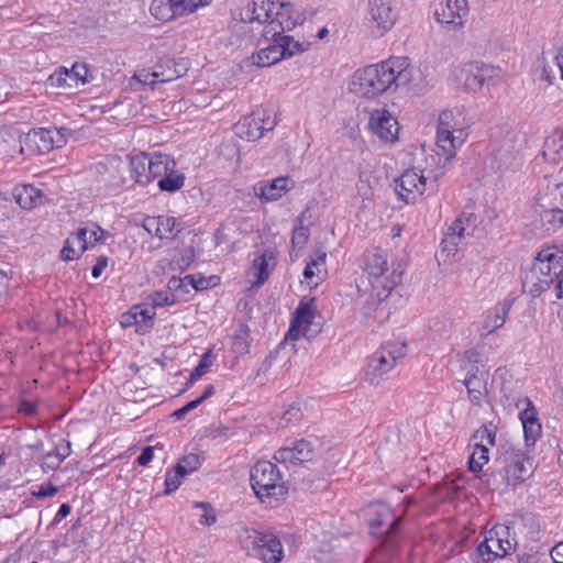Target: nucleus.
I'll return each mask as SVG.
<instances>
[{
  "instance_id": "obj_21",
  "label": "nucleus",
  "mask_w": 563,
  "mask_h": 563,
  "mask_svg": "<svg viewBox=\"0 0 563 563\" xmlns=\"http://www.w3.org/2000/svg\"><path fill=\"white\" fill-rule=\"evenodd\" d=\"M295 183L288 176H280L271 181H261L254 186L255 195L263 201H275L292 189Z\"/></svg>"
},
{
  "instance_id": "obj_48",
  "label": "nucleus",
  "mask_w": 563,
  "mask_h": 563,
  "mask_svg": "<svg viewBox=\"0 0 563 563\" xmlns=\"http://www.w3.org/2000/svg\"><path fill=\"white\" fill-rule=\"evenodd\" d=\"M309 229L300 222L299 225L294 227L291 232L292 249H302L309 239Z\"/></svg>"
},
{
  "instance_id": "obj_34",
  "label": "nucleus",
  "mask_w": 563,
  "mask_h": 563,
  "mask_svg": "<svg viewBox=\"0 0 563 563\" xmlns=\"http://www.w3.org/2000/svg\"><path fill=\"white\" fill-rule=\"evenodd\" d=\"M396 60H404L406 70L409 73L407 82L400 85V87H409L410 89L422 92L430 86V80L423 76L420 68L413 66L408 57H395Z\"/></svg>"
},
{
  "instance_id": "obj_23",
  "label": "nucleus",
  "mask_w": 563,
  "mask_h": 563,
  "mask_svg": "<svg viewBox=\"0 0 563 563\" xmlns=\"http://www.w3.org/2000/svg\"><path fill=\"white\" fill-rule=\"evenodd\" d=\"M472 214H461L457 217L444 233L442 239V251L448 255H454L457 246L465 236V231L470 224Z\"/></svg>"
},
{
  "instance_id": "obj_56",
  "label": "nucleus",
  "mask_w": 563,
  "mask_h": 563,
  "mask_svg": "<svg viewBox=\"0 0 563 563\" xmlns=\"http://www.w3.org/2000/svg\"><path fill=\"white\" fill-rule=\"evenodd\" d=\"M55 457L60 459L63 462L66 457H68L71 453V443L69 440L60 439L56 444L55 448L49 451Z\"/></svg>"
},
{
  "instance_id": "obj_59",
  "label": "nucleus",
  "mask_w": 563,
  "mask_h": 563,
  "mask_svg": "<svg viewBox=\"0 0 563 563\" xmlns=\"http://www.w3.org/2000/svg\"><path fill=\"white\" fill-rule=\"evenodd\" d=\"M80 254H82V252H79L77 249H74V246L67 244L66 242H65L64 247L60 251V257L64 261H73V260L79 257Z\"/></svg>"
},
{
  "instance_id": "obj_19",
  "label": "nucleus",
  "mask_w": 563,
  "mask_h": 563,
  "mask_svg": "<svg viewBox=\"0 0 563 563\" xmlns=\"http://www.w3.org/2000/svg\"><path fill=\"white\" fill-rule=\"evenodd\" d=\"M155 310L150 306H134L121 316L120 323L123 328L134 325L137 333H147L154 325Z\"/></svg>"
},
{
  "instance_id": "obj_38",
  "label": "nucleus",
  "mask_w": 563,
  "mask_h": 563,
  "mask_svg": "<svg viewBox=\"0 0 563 563\" xmlns=\"http://www.w3.org/2000/svg\"><path fill=\"white\" fill-rule=\"evenodd\" d=\"M534 212L539 214L548 232L555 231L563 224V210L559 208L547 209L543 205H537Z\"/></svg>"
},
{
  "instance_id": "obj_50",
  "label": "nucleus",
  "mask_w": 563,
  "mask_h": 563,
  "mask_svg": "<svg viewBox=\"0 0 563 563\" xmlns=\"http://www.w3.org/2000/svg\"><path fill=\"white\" fill-rule=\"evenodd\" d=\"M185 476V474L178 473L177 466H175L173 471L167 472L165 477V494L169 495L178 489Z\"/></svg>"
},
{
  "instance_id": "obj_46",
  "label": "nucleus",
  "mask_w": 563,
  "mask_h": 563,
  "mask_svg": "<svg viewBox=\"0 0 563 563\" xmlns=\"http://www.w3.org/2000/svg\"><path fill=\"white\" fill-rule=\"evenodd\" d=\"M87 234L88 228H79L66 240V243L84 253L86 250H88Z\"/></svg>"
},
{
  "instance_id": "obj_55",
  "label": "nucleus",
  "mask_w": 563,
  "mask_h": 563,
  "mask_svg": "<svg viewBox=\"0 0 563 563\" xmlns=\"http://www.w3.org/2000/svg\"><path fill=\"white\" fill-rule=\"evenodd\" d=\"M211 366L210 361V352H206L201 360L199 361L198 365L194 368V371L190 374V382H195L202 377Z\"/></svg>"
},
{
  "instance_id": "obj_49",
  "label": "nucleus",
  "mask_w": 563,
  "mask_h": 563,
  "mask_svg": "<svg viewBox=\"0 0 563 563\" xmlns=\"http://www.w3.org/2000/svg\"><path fill=\"white\" fill-rule=\"evenodd\" d=\"M195 508H201L203 510V514L199 518V523L202 526H211L216 523L217 516L213 507L209 503L205 501H196L194 504Z\"/></svg>"
},
{
  "instance_id": "obj_63",
  "label": "nucleus",
  "mask_w": 563,
  "mask_h": 563,
  "mask_svg": "<svg viewBox=\"0 0 563 563\" xmlns=\"http://www.w3.org/2000/svg\"><path fill=\"white\" fill-rule=\"evenodd\" d=\"M301 418V413L298 407L290 406L288 410L285 411L283 419L287 422H296Z\"/></svg>"
},
{
  "instance_id": "obj_25",
  "label": "nucleus",
  "mask_w": 563,
  "mask_h": 563,
  "mask_svg": "<svg viewBox=\"0 0 563 563\" xmlns=\"http://www.w3.org/2000/svg\"><path fill=\"white\" fill-rule=\"evenodd\" d=\"M187 70L188 66L184 60L162 59L154 67L153 80L169 82L186 75Z\"/></svg>"
},
{
  "instance_id": "obj_12",
  "label": "nucleus",
  "mask_w": 563,
  "mask_h": 563,
  "mask_svg": "<svg viewBox=\"0 0 563 563\" xmlns=\"http://www.w3.org/2000/svg\"><path fill=\"white\" fill-rule=\"evenodd\" d=\"M495 438V427L492 423L484 424L475 431L473 434L474 449L468 460L470 471L478 472L488 462L489 446H494Z\"/></svg>"
},
{
  "instance_id": "obj_15",
  "label": "nucleus",
  "mask_w": 563,
  "mask_h": 563,
  "mask_svg": "<svg viewBox=\"0 0 563 563\" xmlns=\"http://www.w3.org/2000/svg\"><path fill=\"white\" fill-rule=\"evenodd\" d=\"M368 129L383 143L391 144L398 140V122L386 109H375L371 112Z\"/></svg>"
},
{
  "instance_id": "obj_40",
  "label": "nucleus",
  "mask_w": 563,
  "mask_h": 563,
  "mask_svg": "<svg viewBox=\"0 0 563 563\" xmlns=\"http://www.w3.org/2000/svg\"><path fill=\"white\" fill-rule=\"evenodd\" d=\"M68 73L74 87L89 84L95 78L93 71L86 63L76 62Z\"/></svg>"
},
{
  "instance_id": "obj_52",
  "label": "nucleus",
  "mask_w": 563,
  "mask_h": 563,
  "mask_svg": "<svg viewBox=\"0 0 563 563\" xmlns=\"http://www.w3.org/2000/svg\"><path fill=\"white\" fill-rule=\"evenodd\" d=\"M327 253L323 251L318 252L314 258H311L310 262L307 263L303 269V277L307 282H309L313 276L317 275L314 268L319 266H323L325 264Z\"/></svg>"
},
{
  "instance_id": "obj_22",
  "label": "nucleus",
  "mask_w": 563,
  "mask_h": 563,
  "mask_svg": "<svg viewBox=\"0 0 563 563\" xmlns=\"http://www.w3.org/2000/svg\"><path fill=\"white\" fill-rule=\"evenodd\" d=\"M526 407L519 413L522 423L525 441L527 446H532L541 435L542 427L538 411L529 398L525 399Z\"/></svg>"
},
{
  "instance_id": "obj_62",
  "label": "nucleus",
  "mask_w": 563,
  "mask_h": 563,
  "mask_svg": "<svg viewBox=\"0 0 563 563\" xmlns=\"http://www.w3.org/2000/svg\"><path fill=\"white\" fill-rule=\"evenodd\" d=\"M63 462L60 459L55 457L52 453L47 452L44 456L43 468L56 470Z\"/></svg>"
},
{
  "instance_id": "obj_44",
  "label": "nucleus",
  "mask_w": 563,
  "mask_h": 563,
  "mask_svg": "<svg viewBox=\"0 0 563 563\" xmlns=\"http://www.w3.org/2000/svg\"><path fill=\"white\" fill-rule=\"evenodd\" d=\"M495 559H497V555L494 553L492 545L485 537L484 541L476 548L472 560L474 563H490Z\"/></svg>"
},
{
  "instance_id": "obj_11",
  "label": "nucleus",
  "mask_w": 563,
  "mask_h": 563,
  "mask_svg": "<svg viewBox=\"0 0 563 563\" xmlns=\"http://www.w3.org/2000/svg\"><path fill=\"white\" fill-rule=\"evenodd\" d=\"M367 14L376 36H383L389 32L397 21L394 0H368Z\"/></svg>"
},
{
  "instance_id": "obj_20",
  "label": "nucleus",
  "mask_w": 563,
  "mask_h": 563,
  "mask_svg": "<svg viewBox=\"0 0 563 563\" xmlns=\"http://www.w3.org/2000/svg\"><path fill=\"white\" fill-rule=\"evenodd\" d=\"M493 71V66L478 62L464 65L457 69L459 76L464 79V88L472 92L482 89L487 77H489Z\"/></svg>"
},
{
  "instance_id": "obj_37",
  "label": "nucleus",
  "mask_w": 563,
  "mask_h": 563,
  "mask_svg": "<svg viewBox=\"0 0 563 563\" xmlns=\"http://www.w3.org/2000/svg\"><path fill=\"white\" fill-rule=\"evenodd\" d=\"M151 159V174L150 183L156 178H162L168 172H173L176 167V163L168 155L162 153H154L150 155Z\"/></svg>"
},
{
  "instance_id": "obj_1",
  "label": "nucleus",
  "mask_w": 563,
  "mask_h": 563,
  "mask_svg": "<svg viewBox=\"0 0 563 563\" xmlns=\"http://www.w3.org/2000/svg\"><path fill=\"white\" fill-rule=\"evenodd\" d=\"M363 276L358 291L369 292L371 306L387 299L391 290L401 283L405 267L400 263L388 261V252L382 247L367 249L361 260Z\"/></svg>"
},
{
  "instance_id": "obj_54",
  "label": "nucleus",
  "mask_w": 563,
  "mask_h": 563,
  "mask_svg": "<svg viewBox=\"0 0 563 563\" xmlns=\"http://www.w3.org/2000/svg\"><path fill=\"white\" fill-rule=\"evenodd\" d=\"M33 136L35 140H38L41 142V144H38V147L42 148L43 151H51L53 148L51 128H41L38 130H35Z\"/></svg>"
},
{
  "instance_id": "obj_36",
  "label": "nucleus",
  "mask_w": 563,
  "mask_h": 563,
  "mask_svg": "<svg viewBox=\"0 0 563 563\" xmlns=\"http://www.w3.org/2000/svg\"><path fill=\"white\" fill-rule=\"evenodd\" d=\"M176 9V0H153L150 12L156 20L167 22L181 16Z\"/></svg>"
},
{
  "instance_id": "obj_64",
  "label": "nucleus",
  "mask_w": 563,
  "mask_h": 563,
  "mask_svg": "<svg viewBox=\"0 0 563 563\" xmlns=\"http://www.w3.org/2000/svg\"><path fill=\"white\" fill-rule=\"evenodd\" d=\"M551 558L553 563H563V541L559 542L551 549Z\"/></svg>"
},
{
  "instance_id": "obj_16",
  "label": "nucleus",
  "mask_w": 563,
  "mask_h": 563,
  "mask_svg": "<svg viewBox=\"0 0 563 563\" xmlns=\"http://www.w3.org/2000/svg\"><path fill=\"white\" fill-rule=\"evenodd\" d=\"M468 12V0H445L435 9L434 15L439 23L459 30L464 26Z\"/></svg>"
},
{
  "instance_id": "obj_18",
  "label": "nucleus",
  "mask_w": 563,
  "mask_h": 563,
  "mask_svg": "<svg viewBox=\"0 0 563 563\" xmlns=\"http://www.w3.org/2000/svg\"><path fill=\"white\" fill-rule=\"evenodd\" d=\"M278 0H251L240 12L241 20L246 23L257 22L269 26Z\"/></svg>"
},
{
  "instance_id": "obj_33",
  "label": "nucleus",
  "mask_w": 563,
  "mask_h": 563,
  "mask_svg": "<svg viewBox=\"0 0 563 563\" xmlns=\"http://www.w3.org/2000/svg\"><path fill=\"white\" fill-rule=\"evenodd\" d=\"M131 177L141 185L150 184L151 159L150 154L141 153L130 162Z\"/></svg>"
},
{
  "instance_id": "obj_60",
  "label": "nucleus",
  "mask_w": 563,
  "mask_h": 563,
  "mask_svg": "<svg viewBox=\"0 0 563 563\" xmlns=\"http://www.w3.org/2000/svg\"><path fill=\"white\" fill-rule=\"evenodd\" d=\"M154 456V448L153 446H145L141 454L137 456L136 462L141 466H146Z\"/></svg>"
},
{
  "instance_id": "obj_51",
  "label": "nucleus",
  "mask_w": 563,
  "mask_h": 563,
  "mask_svg": "<svg viewBox=\"0 0 563 563\" xmlns=\"http://www.w3.org/2000/svg\"><path fill=\"white\" fill-rule=\"evenodd\" d=\"M48 81L53 87H68L73 88V82L70 81V76L67 68H59L54 74L48 77Z\"/></svg>"
},
{
  "instance_id": "obj_29",
  "label": "nucleus",
  "mask_w": 563,
  "mask_h": 563,
  "mask_svg": "<svg viewBox=\"0 0 563 563\" xmlns=\"http://www.w3.org/2000/svg\"><path fill=\"white\" fill-rule=\"evenodd\" d=\"M12 196L15 202L23 209H33L43 203V192L33 185H18Z\"/></svg>"
},
{
  "instance_id": "obj_6",
  "label": "nucleus",
  "mask_w": 563,
  "mask_h": 563,
  "mask_svg": "<svg viewBox=\"0 0 563 563\" xmlns=\"http://www.w3.org/2000/svg\"><path fill=\"white\" fill-rule=\"evenodd\" d=\"M251 485L255 495L262 503L272 504L287 494V486L278 466L269 461H258L251 468Z\"/></svg>"
},
{
  "instance_id": "obj_42",
  "label": "nucleus",
  "mask_w": 563,
  "mask_h": 563,
  "mask_svg": "<svg viewBox=\"0 0 563 563\" xmlns=\"http://www.w3.org/2000/svg\"><path fill=\"white\" fill-rule=\"evenodd\" d=\"M185 184V176L181 173L168 172L158 180V188L162 191L175 192L179 190Z\"/></svg>"
},
{
  "instance_id": "obj_28",
  "label": "nucleus",
  "mask_w": 563,
  "mask_h": 563,
  "mask_svg": "<svg viewBox=\"0 0 563 563\" xmlns=\"http://www.w3.org/2000/svg\"><path fill=\"white\" fill-rule=\"evenodd\" d=\"M512 306L511 300L499 302L492 311H489L483 320V336H487L497 329H500L506 321L507 314Z\"/></svg>"
},
{
  "instance_id": "obj_8",
  "label": "nucleus",
  "mask_w": 563,
  "mask_h": 563,
  "mask_svg": "<svg viewBox=\"0 0 563 563\" xmlns=\"http://www.w3.org/2000/svg\"><path fill=\"white\" fill-rule=\"evenodd\" d=\"M406 343L400 341H390L383 344L375 353H373L365 368L366 379L375 384L378 378L391 371L398 360L406 355Z\"/></svg>"
},
{
  "instance_id": "obj_57",
  "label": "nucleus",
  "mask_w": 563,
  "mask_h": 563,
  "mask_svg": "<svg viewBox=\"0 0 563 563\" xmlns=\"http://www.w3.org/2000/svg\"><path fill=\"white\" fill-rule=\"evenodd\" d=\"M109 233L101 229L99 225H93L92 229H88L87 242L88 249L96 245L98 242L104 241Z\"/></svg>"
},
{
  "instance_id": "obj_35",
  "label": "nucleus",
  "mask_w": 563,
  "mask_h": 563,
  "mask_svg": "<svg viewBox=\"0 0 563 563\" xmlns=\"http://www.w3.org/2000/svg\"><path fill=\"white\" fill-rule=\"evenodd\" d=\"M544 158L553 164L563 163V131L553 132L545 141Z\"/></svg>"
},
{
  "instance_id": "obj_41",
  "label": "nucleus",
  "mask_w": 563,
  "mask_h": 563,
  "mask_svg": "<svg viewBox=\"0 0 563 563\" xmlns=\"http://www.w3.org/2000/svg\"><path fill=\"white\" fill-rule=\"evenodd\" d=\"M520 531L531 541H538L541 538V526L534 515L527 514L520 517Z\"/></svg>"
},
{
  "instance_id": "obj_58",
  "label": "nucleus",
  "mask_w": 563,
  "mask_h": 563,
  "mask_svg": "<svg viewBox=\"0 0 563 563\" xmlns=\"http://www.w3.org/2000/svg\"><path fill=\"white\" fill-rule=\"evenodd\" d=\"M37 411V404L31 400L23 399L19 405V412L25 416H33Z\"/></svg>"
},
{
  "instance_id": "obj_61",
  "label": "nucleus",
  "mask_w": 563,
  "mask_h": 563,
  "mask_svg": "<svg viewBox=\"0 0 563 563\" xmlns=\"http://www.w3.org/2000/svg\"><path fill=\"white\" fill-rule=\"evenodd\" d=\"M107 266H108V257L99 256L97 258L96 264L93 265V267L91 269L92 277L98 278L102 274V272L106 269Z\"/></svg>"
},
{
  "instance_id": "obj_14",
  "label": "nucleus",
  "mask_w": 563,
  "mask_h": 563,
  "mask_svg": "<svg viewBox=\"0 0 563 563\" xmlns=\"http://www.w3.org/2000/svg\"><path fill=\"white\" fill-rule=\"evenodd\" d=\"M427 189V178L422 170L415 168L405 170L396 180V192L406 203H412Z\"/></svg>"
},
{
  "instance_id": "obj_17",
  "label": "nucleus",
  "mask_w": 563,
  "mask_h": 563,
  "mask_svg": "<svg viewBox=\"0 0 563 563\" xmlns=\"http://www.w3.org/2000/svg\"><path fill=\"white\" fill-rule=\"evenodd\" d=\"M316 456V443L314 441L300 439L292 443L291 446H285L279 449L274 459L278 463H290L298 464L309 462Z\"/></svg>"
},
{
  "instance_id": "obj_43",
  "label": "nucleus",
  "mask_w": 563,
  "mask_h": 563,
  "mask_svg": "<svg viewBox=\"0 0 563 563\" xmlns=\"http://www.w3.org/2000/svg\"><path fill=\"white\" fill-rule=\"evenodd\" d=\"M195 260V250L191 246H186L180 250H177L176 254L172 260V265L174 268L179 271L187 269L190 264Z\"/></svg>"
},
{
  "instance_id": "obj_53",
  "label": "nucleus",
  "mask_w": 563,
  "mask_h": 563,
  "mask_svg": "<svg viewBox=\"0 0 563 563\" xmlns=\"http://www.w3.org/2000/svg\"><path fill=\"white\" fill-rule=\"evenodd\" d=\"M177 302L176 296L170 291H155L152 295V306L151 307H165L173 306Z\"/></svg>"
},
{
  "instance_id": "obj_2",
  "label": "nucleus",
  "mask_w": 563,
  "mask_h": 563,
  "mask_svg": "<svg viewBox=\"0 0 563 563\" xmlns=\"http://www.w3.org/2000/svg\"><path fill=\"white\" fill-rule=\"evenodd\" d=\"M408 75L405 62L391 57L357 69L350 82V91L360 98L373 99L391 88H399L409 80Z\"/></svg>"
},
{
  "instance_id": "obj_32",
  "label": "nucleus",
  "mask_w": 563,
  "mask_h": 563,
  "mask_svg": "<svg viewBox=\"0 0 563 563\" xmlns=\"http://www.w3.org/2000/svg\"><path fill=\"white\" fill-rule=\"evenodd\" d=\"M273 44L267 47L261 48L255 55H253V63L260 67H267L278 63L280 59L286 58L285 53L277 43V36L271 37Z\"/></svg>"
},
{
  "instance_id": "obj_3",
  "label": "nucleus",
  "mask_w": 563,
  "mask_h": 563,
  "mask_svg": "<svg viewBox=\"0 0 563 563\" xmlns=\"http://www.w3.org/2000/svg\"><path fill=\"white\" fill-rule=\"evenodd\" d=\"M563 271V249L556 245L543 247L525 274L523 289L533 298L547 291L556 274Z\"/></svg>"
},
{
  "instance_id": "obj_9",
  "label": "nucleus",
  "mask_w": 563,
  "mask_h": 563,
  "mask_svg": "<svg viewBox=\"0 0 563 563\" xmlns=\"http://www.w3.org/2000/svg\"><path fill=\"white\" fill-rule=\"evenodd\" d=\"M316 318L314 298H302L294 312L285 340H298L300 336L312 338L320 329L313 323Z\"/></svg>"
},
{
  "instance_id": "obj_13",
  "label": "nucleus",
  "mask_w": 563,
  "mask_h": 563,
  "mask_svg": "<svg viewBox=\"0 0 563 563\" xmlns=\"http://www.w3.org/2000/svg\"><path fill=\"white\" fill-rule=\"evenodd\" d=\"M303 18L298 12H295L294 5L290 2H279L277 9L274 10L273 19H271L269 26L263 30L265 38L275 37L283 34L285 31L292 30L297 24L301 23Z\"/></svg>"
},
{
  "instance_id": "obj_27",
  "label": "nucleus",
  "mask_w": 563,
  "mask_h": 563,
  "mask_svg": "<svg viewBox=\"0 0 563 563\" xmlns=\"http://www.w3.org/2000/svg\"><path fill=\"white\" fill-rule=\"evenodd\" d=\"M497 558H504L514 550V543L509 539V527L497 525L487 531L485 536Z\"/></svg>"
},
{
  "instance_id": "obj_31",
  "label": "nucleus",
  "mask_w": 563,
  "mask_h": 563,
  "mask_svg": "<svg viewBox=\"0 0 563 563\" xmlns=\"http://www.w3.org/2000/svg\"><path fill=\"white\" fill-rule=\"evenodd\" d=\"M463 384L467 388L470 400L474 405H479L482 397L486 393L485 373L479 372L478 368L475 367L474 372H470L465 377Z\"/></svg>"
},
{
  "instance_id": "obj_5",
  "label": "nucleus",
  "mask_w": 563,
  "mask_h": 563,
  "mask_svg": "<svg viewBox=\"0 0 563 563\" xmlns=\"http://www.w3.org/2000/svg\"><path fill=\"white\" fill-rule=\"evenodd\" d=\"M369 532L374 537L383 538L380 551H386L388 558H394L401 539V517H395L391 509L379 504L367 510Z\"/></svg>"
},
{
  "instance_id": "obj_45",
  "label": "nucleus",
  "mask_w": 563,
  "mask_h": 563,
  "mask_svg": "<svg viewBox=\"0 0 563 563\" xmlns=\"http://www.w3.org/2000/svg\"><path fill=\"white\" fill-rule=\"evenodd\" d=\"M201 465L200 456L195 453L185 455L177 464V471L179 474L188 475L197 471Z\"/></svg>"
},
{
  "instance_id": "obj_39",
  "label": "nucleus",
  "mask_w": 563,
  "mask_h": 563,
  "mask_svg": "<svg viewBox=\"0 0 563 563\" xmlns=\"http://www.w3.org/2000/svg\"><path fill=\"white\" fill-rule=\"evenodd\" d=\"M277 43H279L283 53H285V57H291L297 53H303L309 49L310 42L308 41H295L290 35H277Z\"/></svg>"
},
{
  "instance_id": "obj_10",
  "label": "nucleus",
  "mask_w": 563,
  "mask_h": 563,
  "mask_svg": "<svg viewBox=\"0 0 563 563\" xmlns=\"http://www.w3.org/2000/svg\"><path fill=\"white\" fill-rule=\"evenodd\" d=\"M505 481L508 486L516 487L531 474V463L527 454L518 448L509 446L503 456Z\"/></svg>"
},
{
  "instance_id": "obj_7",
  "label": "nucleus",
  "mask_w": 563,
  "mask_h": 563,
  "mask_svg": "<svg viewBox=\"0 0 563 563\" xmlns=\"http://www.w3.org/2000/svg\"><path fill=\"white\" fill-rule=\"evenodd\" d=\"M239 539L247 555L254 556L263 563H279L284 559L283 544L279 538L272 532L244 528Z\"/></svg>"
},
{
  "instance_id": "obj_24",
  "label": "nucleus",
  "mask_w": 563,
  "mask_h": 563,
  "mask_svg": "<svg viewBox=\"0 0 563 563\" xmlns=\"http://www.w3.org/2000/svg\"><path fill=\"white\" fill-rule=\"evenodd\" d=\"M142 225L146 232L159 239H173L179 232L175 218L167 216H148Z\"/></svg>"
},
{
  "instance_id": "obj_47",
  "label": "nucleus",
  "mask_w": 563,
  "mask_h": 563,
  "mask_svg": "<svg viewBox=\"0 0 563 563\" xmlns=\"http://www.w3.org/2000/svg\"><path fill=\"white\" fill-rule=\"evenodd\" d=\"M212 0H176V10L180 15L192 13L201 7L208 5Z\"/></svg>"
},
{
  "instance_id": "obj_30",
  "label": "nucleus",
  "mask_w": 563,
  "mask_h": 563,
  "mask_svg": "<svg viewBox=\"0 0 563 563\" xmlns=\"http://www.w3.org/2000/svg\"><path fill=\"white\" fill-rule=\"evenodd\" d=\"M276 264V252L273 249H266L260 256L253 261L254 275L256 276V286L263 285L269 277L271 268Z\"/></svg>"
},
{
  "instance_id": "obj_4",
  "label": "nucleus",
  "mask_w": 563,
  "mask_h": 563,
  "mask_svg": "<svg viewBox=\"0 0 563 563\" xmlns=\"http://www.w3.org/2000/svg\"><path fill=\"white\" fill-rule=\"evenodd\" d=\"M466 121L460 109L444 110L439 114L437 129L438 154L443 155L446 161L453 158L456 150L466 140Z\"/></svg>"
},
{
  "instance_id": "obj_26",
  "label": "nucleus",
  "mask_w": 563,
  "mask_h": 563,
  "mask_svg": "<svg viewBox=\"0 0 563 563\" xmlns=\"http://www.w3.org/2000/svg\"><path fill=\"white\" fill-rule=\"evenodd\" d=\"M264 118V109H256L250 115L244 117L235 124L236 134L247 141L261 139V121Z\"/></svg>"
}]
</instances>
